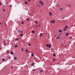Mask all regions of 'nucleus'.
<instances>
[{
    "label": "nucleus",
    "instance_id": "nucleus-1",
    "mask_svg": "<svg viewBox=\"0 0 75 75\" xmlns=\"http://www.w3.org/2000/svg\"><path fill=\"white\" fill-rule=\"evenodd\" d=\"M39 3H40V4H41L42 5V6H43V5H44V2H43L41 1L39 2Z\"/></svg>",
    "mask_w": 75,
    "mask_h": 75
},
{
    "label": "nucleus",
    "instance_id": "nucleus-2",
    "mask_svg": "<svg viewBox=\"0 0 75 75\" xmlns=\"http://www.w3.org/2000/svg\"><path fill=\"white\" fill-rule=\"evenodd\" d=\"M34 63H33L32 64H30V66L31 67H33V66H34Z\"/></svg>",
    "mask_w": 75,
    "mask_h": 75
},
{
    "label": "nucleus",
    "instance_id": "nucleus-3",
    "mask_svg": "<svg viewBox=\"0 0 75 75\" xmlns=\"http://www.w3.org/2000/svg\"><path fill=\"white\" fill-rule=\"evenodd\" d=\"M51 23H53V24H54L55 23V21H50Z\"/></svg>",
    "mask_w": 75,
    "mask_h": 75
},
{
    "label": "nucleus",
    "instance_id": "nucleus-4",
    "mask_svg": "<svg viewBox=\"0 0 75 75\" xmlns=\"http://www.w3.org/2000/svg\"><path fill=\"white\" fill-rule=\"evenodd\" d=\"M49 15L50 16H51L52 15V13L50 12H49Z\"/></svg>",
    "mask_w": 75,
    "mask_h": 75
},
{
    "label": "nucleus",
    "instance_id": "nucleus-5",
    "mask_svg": "<svg viewBox=\"0 0 75 75\" xmlns=\"http://www.w3.org/2000/svg\"><path fill=\"white\" fill-rule=\"evenodd\" d=\"M68 28V26H67V25L65 27V28H66V29L67 30V28Z\"/></svg>",
    "mask_w": 75,
    "mask_h": 75
},
{
    "label": "nucleus",
    "instance_id": "nucleus-6",
    "mask_svg": "<svg viewBox=\"0 0 75 75\" xmlns=\"http://www.w3.org/2000/svg\"><path fill=\"white\" fill-rule=\"evenodd\" d=\"M67 30L66 29V28H64L63 29V31H66V30Z\"/></svg>",
    "mask_w": 75,
    "mask_h": 75
},
{
    "label": "nucleus",
    "instance_id": "nucleus-7",
    "mask_svg": "<svg viewBox=\"0 0 75 75\" xmlns=\"http://www.w3.org/2000/svg\"><path fill=\"white\" fill-rule=\"evenodd\" d=\"M18 31H19V33H23V32L22 31H21L20 30H18Z\"/></svg>",
    "mask_w": 75,
    "mask_h": 75
},
{
    "label": "nucleus",
    "instance_id": "nucleus-8",
    "mask_svg": "<svg viewBox=\"0 0 75 75\" xmlns=\"http://www.w3.org/2000/svg\"><path fill=\"white\" fill-rule=\"evenodd\" d=\"M25 52H29V51H28V50H25Z\"/></svg>",
    "mask_w": 75,
    "mask_h": 75
},
{
    "label": "nucleus",
    "instance_id": "nucleus-9",
    "mask_svg": "<svg viewBox=\"0 0 75 75\" xmlns=\"http://www.w3.org/2000/svg\"><path fill=\"white\" fill-rule=\"evenodd\" d=\"M59 33H62V30H59Z\"/></svg>",
    "mask_w": 75,
    "mask_h": 75
},
{
    "label": "nucleus",
    "instance_id": "nucleus-10",
    "mask_svg": "<svg viewBox=\"0 0 75 75\" xmlns=\"http://www.w3.org/2000/svg\"><path fill=\"white\" fill-rule=\"evenodd\" d=\"M14 59L15 60H17V57H15L14 58Z\"/></svg>",
    "mask_w": 75,
    "mask_h": 75
},
{
    "label": "nucleus",
    "instance_id": "nucleus-11",
    "mask_svg": "<svg viewBox=\"0 0 75 75\" xmlns=\"http://www.w3.org/2000/svg\"><path fill=\"white\" fill-rule=\"evenodd\" d=\"M49 48H51V45H49L48 46Z\"/></svg>",
    "mask_w": 75,
    "mask_h": 75
},
{
    "label": "nucleus",
    "instance_id": "nucleus-12",
    "mask_svg": "<svg viewBox=\"0 0 75 75\" xmlns=\"http://www.w3.org/2000/svg\"><path fill=\"white\" fill-rule=\"evenodd\" d=\"M11 55H13V52L12 51L11 52Z\"/></svg>",
    "mask_w": 75,
    "mask_h": 75
},
{
    "label": "nucleus",
    "instance_id": "nucleus-13",
    "mask_svg": "<svg viewBox=\"0 0 75 75\" xmlns=\"http://www.w3.org/2000/svg\"><path fill=\"white\" fill-rule=\"evenodd\" d=\"M68 33H66V36H68Z\"/></svg>",
    "mask_w": 75,
    "mask_h": 75
},
{
    "label": "nucleus",
    "instance_id": "nucleus-14",
    "mask_svg": "<svg viewBox=\"0 0 75 75\" xmlns=\"http://www.w3.org/2000/svg\"><path fill=\"white\" fill-rule=\"evenodd\" d=\"M40 35L41 36H42V33H41L40 34Z\"/></svg>",
    "mask_w": 75,
    "mask_h": 75
},
{
    "label": "nucleus",
    "instance_id": "nucleus-15",
    "mask_svg": "<svg viewBox=\"0 0 75 75\" xmlns=\"http://www.w3.org/2000/svg\"><path fill=\"white\" fill-rule=\"evenodd\" d=\"M34 53H32L31 54V55L32 57H33V56H34Z\"/></svg>",
    "mask_w": 75,
    "mask_h": 75
},
{
    "label": "nucleus",
    "instance_id": "nucleus-16",
    "mask_svg": "<svg viewBox=\"0 0 75 75\" xmlns=\"http://www.w3.org/2000/svg\"><path fill=\"white\" fill-rule=\"evenodd\" d=\"M32 33H35V31H32Z\"/></svg>",
    "mask_w": 75,
    "mask_h": 75
},
{
    "label": "nucleus",
    "instance_id": "nucleus-17",
    "mask_svg": "<svg viewBox=\"0 0 75 75\" xmlns=\"http://www.w3.org/2000/svg\"><path fill=\"white\" fill-rule=\"evenodd\" d=\"M18 38H17L15 39V41H18Z\"/></svg>",
    "mask_w": 75,
    "mask_h": 75
},
{
    "label": "nucleus",
    "instance_id": "nucleus-18",
    "mask_svg": "<svg viewBox=\"0 0 75 75\" xmlns=\"http://www.w3.org/2000/svg\"><path fill=\"white\" fill-rule=\"evenodd\" d=\"M57 39H59V36H57Z\"/></svg>",
    "mask_w": 75,
    "mask_h": 75
},
{
    "label": "nucleus",
    "instance_id": "nucleus-19",
    "mask_svg": "<svg viewBox=\"0 0 75 75\" xmlns=\"http://www.w3.org/2000/svg\"><path fill=\"white\" fill-rule=\"evenodd\" d=\"M28 45H29V46H30L31 45L30 43H29L28 44Z\"/></svg>",
    "mask_w": 75,
    "mask_h": 75
},
{
    "label": "nucleus",
    "instance_id": "nucleus-20",
    "mask_svg": "<svg viewBox=\"0 0 75 75\" xmlns=\"http://www.w3.org/2000/svg\"><path fill=\"white\" fill-rule=\"evenodd\" d=\"M4 60H5V59H4V58L2 59V61H4Z\"/></svg>",
    "mask_w": 75,
    "mask_h": 75
},
{
    "label": "nucleus",
    "instance_id": "nucleus-21",
    "mask_svg": "<svg viewBox=\"0 0 75 75\" xmlns=\"http://www.w3.org/2000/svg\"><path fill=\"white\" fill-rule=\"evenodd\" d=\"M26 20H27V21H30V19L29 18H27L26 19Z\"/></svg>",
    "mask_w": 75,
    "mask_h": 75
},
{
    "label": "nucleus",
    "instance_id": "nucleus-22",
    "mask_svg": "<svg viewBox=\"0 0 75 75\" xmlns=\"http://www.w3.org/2000/svg\"><path fill=\"white\" fill-rule=\"evenodd\" d=\"M25 4H28V3H27V2H25Z\"/></svg>",
    "mask_w": 75,
    "mask_h": 75
},
{
    "label": "nucleus",
    "instance_id": "nucleus-23",
    "mask_svg": "<svg viewBox=\"0 0 75 75\" xmlns=\"http://www.w3.org/2000/svg\"><path fill=\"white\" fill-rule=\"evenodd\" d=\"M37 6L38 7H40V5L39 4H38Z\"/></svg>",
    "mask_w": 75,
    "mask_h": 75
},
{
    "label": "nucleus",
    "instance_id": "nucleus-24",
    "mask_svg": "<svg viewBox=\"0 0 75 75\" xmlns=\"http://www.w3.org/2000/svg\"><path fill=\"white\" fill-rule=\"evenodd\" d=\"M6 44V42H4V46H5V44Z\"/></svg>",
    "mask_w": 75,
    "mask_h": 75
},
{
    "label": "nucleus",
    "instance_id": "nucleus-25",
    "mask_svg": "<svg viewBox=\"0 0 75 75\" xmlns=\"http://www.w3.org/2000/svg\"><path fill=\"white\" fill-rule=\"evenodd\" d=\"M49 45H48V44H47L46 45V47H48Z\"/></svg>",
    "mask_w": 75,
    "mask_h": 75
},
{
    "label": "nucleus",
    "instance_id": "nucleus-26",
    "mask_svg": "<svg viewBox=\"0 0 75 75\" xmlns=\"http://www.w3.org/2000/svg\"><path fill=\"white\" fill-rule=\"evenodd\" d=\"M9 6L10 7H12V5H9Z\"/></svg>",
    "mask_w": 75,
    "mask_h": 75
},
{
    "label": "nucleus",
    "instance_id": "nucleus-27",
    "mask_svg": "<svg viewBox=\"0 0 75 75\" xmlns=\"http://www.w3.org/2000/svg\"><path fill=\"white\" fill-rule=\"evenodd\" d=\"M21 37H23V35L22 34H21Z\"/></svg>",
    "mask_w": 75,
    "mask_h": 75
},
{
    "label": "nucleus",
    "instance_id": "nucleus-28",
    "mask_svg": "<svg viewBox=\"0 0 75 75\" xmlns=\"http://www.w3.org/2000/svg\"><path fill=\"white\" fill-rule=\"evenodd\" d=\"M17 46H17V45H15V47H17Z\"/></svg>",
    "mask_w": 75,
    "mask_h": 75
},
{
    "label": "nucleus",
    "instance_id": "nucleus-29",
    "mask_svg": "<svg viewBox=\"0 0 75 75\" xmlns=\"http://www.w3.org/2000/svg\"><path fill=\"white\" fill-rule=\"evenodd\" d=\"M21 50V51H24V49H23V48H22Z\"/></svg>",
    "mask_w": 75,
    "mask_h": 75
},
{
    "label": "nucleus",
    "instance_id": "nucleus-30",
    "mask_svg": "<svg viewBox=\"0 0 75 75\" xmlns=\"http://www.w3.org/2000/svg\"><path fill=\"white\" fill-rule=\"evenodd\" d=\"M21 23L22 24H24V22H23V21H22L21 22Z\"/></svg>",
    "mask_w": 75,
    "mask_h": 75
},
{
    "label": "nucleus",
    "instance_id": "nucleus-31",
    "mask_svg": "<svg viewBox=\"0 0 75 75\" xmlns=\"http://www.w3.org/2000/svg\"><path fill=\"white\" fill-rule=\"evenodd\" d=\"M53 61L54 62L55 61V58H53Z\"/></svg>",
    "mask_w": 75,
    "mask_h": 75
},
{
    "label": "nucleus",
    "instance_id": "nucleus-32",
    "mask_svg": "<svg viewBox=\"0 0 75 75\" xmlns=\"http://www.w3.org/2000/svg\"><path fill=\"white\" fill-rule=\"evenodd\" d=\"M35 23H36L37 24L38 23V21H36Z\"/></svg>",
    "mask_w": 75,
    "mask_h": 75
},
{
    "label": "nucleus",
    "instance_id": "nucleus-33",
    "mask_svg": "<svg viewBox=\"0 0 75 75\" xmlns=\"http://www.w3.org/2000/svg\"><path fill=\"white\" fill-rule=\"evenodd\" d=\"M53 55L54 57H55V54H53Z\"/></svg>",
    "mask_w": 75,
    "mask_h": 75
},
{
    "label": "nucleus",
    "instance_id": "nucleus-34",
    "mask_svg": "<svg viewBox=\"0 0 75 75\" xmlns=\"http://www.w3.org/2000/svg\"><path fill=\"white\" fill-rule=\"evenodd\" d=\"M3 10L4 11H5V9H3Z\"/></svg>",
    "mask_w": 75,
    "mask_h": 75
},
{
    "label": "nucleus",
    "instance_id": "nucleus-35",
    "mask_svg": "<svg viewBox=\"0 0 75 75\" xmlns=\"http://www.w3.org/2000/svg\"><path fill=\"white\" fill-rule=\"evenodd\" d=\"M60 10H62V8H61L60 9Z\"/></svg>",
    "mask_w": 75,
    "mask_h": 75
},
{
    "label": "nucleus",
    "instance_id": "nucleus-36",
    "mask_svg": "<svg viewBox=\"0 0 75 75\" xmlns=\"http://www.w3.org/2000/svg\"><path fill=\"white\" fill-rule=\"evenodd\" d=\"M40 72H42V70H40Z\"/></svg>",
    "mask_w": 75,
    "mask_h": 75
},
{
    "label": "nucleus",
    "instance_id": "nucleus-37",
    "mask_svg": "<svg viewBox=\"0 0 75 75\" xmlns=\"http://www.w3.org/2000/svg\"><path fill=\"white\" fill-rule=\"evenodd\" d=\"M2 4V3L1 2H0V5H1Z\"/></svg>",
    "mask_w": 75,
    "mask_h": 75
},
{
    "label": "nucleus",
    "instance_id": "nucleus-38",
    "mask_svg": "<svg viewBox=\"0 0 75 75\" xmlns=\"http://www.w3.org/2000/svg\"><path fill=\"white\" fill-rule=\"evenodd\" d=\"M64 18H65V17H63L62 18V19H64Z\"/></svg>",
    "mask_w": 75,
    "mask_h": 75
},
{
    "label": "nucleus",
    "instance_id": "nucleus-39",
    "mask_svg": "<svg viewBox=\"0 0 75 75\" xmlns=\"http://www.w3.org/2000/svg\"><path fill=\"white\" fill-rule=\"evenodd\" d=\"M70 39H72V37L71 36L70 37Z\"/></svg>",
    "mask_w": 75,
    "mask_h": 75
},
{
    "label": "nucleus",
    "instance_id": "nucleus-40",
    "mask_svg": "<svg viewBox=\"0 0 75 75\" xmlns=\"http://www.w3.org/2000/svg\"><path fill=\"white\" fill-rule=\"evenodd\" d=\"M68 6H69V7H71V5H69Z\"/></svg>",
    "mask_w": 75,
    "mask_h": 75
},
{
    "label": "nucleus",
    "instance_id": "nucleus-41",
    "mask_svg": "<svg viewBox=\"0 0 75 75\" xmlns=\"http://www.w3.org/2000/svg\"><path fill=\"white\" fill-rule=\"evenodd\" d=\"M11 68L12 69H13V67H11Z\"/></svg>",
    "mask_w": 75,
    "mask_h": 75
},
{
    "label": "nucleus",
    "instance_id": "nucleus-42",
    "mask_svg": "<svg viewBox=\"0 0 75 75\" xmlns=\"http://www.w3.org/2000/svg\"><path fill=\"white\" fill-rule=\"evenodd\" d=\"M51 50H52V51L53 50V49H51Z\"/></svg>",
    "mask_w": 75,
    "mask_h": 75
},
{
    "label": "nucleus",
    "instance_id": "nucleus-43",
    "mask_svg": "<svg viewBox=\"0 0 75 75\" xmlns=\"http://www.w3.org/2000/svg\"><path fill=\"white\" fill-rule=\"evenodd\" d=\"M7 53H9V51H8L7 52Z\"/></svg>",
    "mask_w": 75,
    "mask_h": 75
},
{
    "label": "nucleus",
    "instance_id": "nucleus-44",
    "mask_svg": "<svg viewBox=\"0 0 75 75\" xmlns=\"http://www.w3.org/2000/svg\"><path fill=\"white\" fill-rule=\"evenodd\" d=\"M6 4H8V2H6Z\"/></svg>",
    "mask_w": 75,
    "mask_h": 75
},
{
    "label": "nucleus",
    "instance_id": "nucleus-45",
    "mask_svg": "<svg viewBox=\"0 0 75 75\" xmlns=\"http://www.w3.org/2000/svg\"><path fill=\"white\" fill-rule=\"evenodd\" d=\"M28 1H31V0H28Z\"/></svg>",
    "mask_w": 75,
    "mask_h": 75
},
{
    "label": "nucleus",
    "instance_id": "nucleus-46",
    "mask_svg": "<svg viewBox=\"0 0 75 75\" xmlns=\"http://www.w3.org/2000/svg\"><path fill=\"white\" fill-rule=\"evenodd\" d=\"M33 71H35V69H33Z\"/></svg>",
    "mask_w": 75,
    "mask_h": 75
},
{
    "label": "nucleus",
    "instance_id": "nucleus-47",
    "mask_svg": "<svg viewBox=\"0 0 75 75\" xmlns=\"http://www.w3.org/2000/svg\"><path fill=\"white\" fill-rule=\"evenodd\" d=\"M1 23H0V25H1Z\"/></svg>",
    "mask_w": 75,
    "mask_h": 75
},
{
    "label": "nucleus",
    "instance_id": "nucleus-48",
    "mask_svg": "<svg viewBox=\"0 0 75 75\" xmlns=\"http://www.w3.org/2000/svg\"><path fill=\"white\" fill-rule=\"evenodd\" d=\"M6 40H4V42H6Z\"/></svg>",
    "mask_w": 75,
    "mask_h": 75
},
{
    "label": "nucleus",
    "instance_id": "nucleus-49",
    "mask_svg": "<svg viewBox=\"0 0 75 75\" xmlns=\"http://www.w3.org/2000/svg\"><path fill=\"white\" fill-rule=\"evenodd\" d=\"M40 12H42V11L41 10L40 11Z\"/></svg>",
    "mask_w": 75,
    "mask_h": 75
},
{
    "label": "nucleus",
    "instance_id": "nucleus-50",
    "mask_svg": "<svg viewBox=\"0 0 75 75\" xmlns=\"http://www.w3.org/2000/svg\"><path fill=\"white\" fill-rule=\"evenodd\" d=\"M54 21H55V19L54 20Z\"/></svg>",
    "mask_w": 75,
    "mask_h": 75
},
{
    "label": "nucleus",
    "instance_id": "nucleus-51",
    "mask_svg": "<svg viewBox=\"0 0 75 75\" xmlns=\"http://www.w3.org/2000/svg\"><path fill=\"white\" fill-rule=\"evenodd\" d=\"M55 37H56V35H54Z\"/></svg>",
    "mask_w": 75,
    "mask_h": 75
},
{
    "label": "nucleus",
    "instance_id": "nucleus-52",
    "mask_svg": "<svg viewBox=\"0 0 75 75\" xmlns=\"http://www.w3.org/2000/svg\"><path fill=\"white\" fill-rule=\"evenodd\" d=\"M39 26H40V25H39Z\"/></svg>",
    "mask_w": 75,
    "mask_h": 75
},
{
    "label": "nucleus",
    "instance_id": "nucleus-53",
    "mask_svg": "<svg viewBox=\"0 0 75 75\" xmlns=\"http://www.w3.org/2000/svg\"><path fill=\"white\" fill-rule=\"evenodd\" d=\"M60 35H59V36H60Z\"/></svg>",
    "mask_w": 75,
    "mask_h": 75
},
{
    "label": "nucleus",
    "instance_id": "nucleus-54",
    "mask_svg": "<svg viewBox=\"0 0 75 75\" xmlns=\"http://www.w3.org/2000/svg\"><path fill=\"white\" fill-rule=\"evenodd\" d=\"M1 50V47H0V50Z\"/></svg>",
    "mask_w": 75,
    "mask_h": 75
},
{
    "label": "nucleus",
    "instance_id": "nucleus-55",
    "mask_svg": "<svg viewBox=\"0 0 75 75\" xmlns=\"http://www.w3.org/2000/svg\"><path fill=\"white\" fill-rule=\"evenodd\" d=\"M66 6H67V4H66Z\"/></svg>",
    "mask_w": 75,
    "mask_h": 75
},
{
    "label": "nucleus",
    "instance_id": "nucleus-56",
    "mask_svg": "<svg viewBox=\"0 0 75 75\" xmlns=\"http://www.w3.org/2000/svg\"><path fill=\"white\" fill-rule=\"evenodd\" d=\"M8 58H10V57H8Z\"/></svg>",
    "mask_w": 75,
    "mask_h": 75
},
{
    "label": "nucleus",
    "instance_id": "nucleus-57",
    "mask_svg": "<svg viewBox=\"0 0 75 75\" xmlns=\"http://www.w3.org/2000/svg\"><path fill=\"white\" fill-rule=\"evenodd\" d=\"M37 27V26H35V28Z\"/></svg>",
    "mask_w": 75,
    "mask_h": 75
},
{
    "label": "nucleus",
    "instance_id": "nucleus-58",
    "mask_svg": "<svg viewBox=\"0 0 75 75\" xmlns=\"http://www.w3.org/2000/svg\"><path fill=\"white\" fill-rule=\"evenodd\" d=\"M40 60H41V59H40Z\"/></svg>",
    "mask_w": 75,
    "mask_h": 75
}]
</instances>
